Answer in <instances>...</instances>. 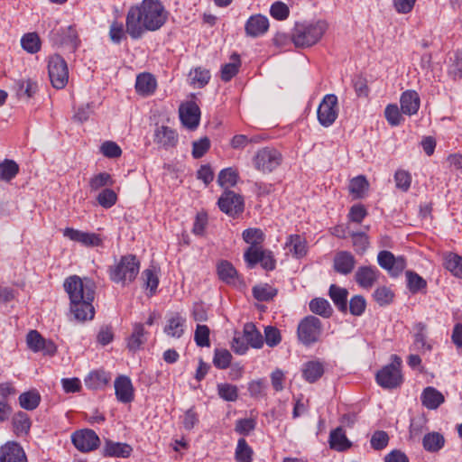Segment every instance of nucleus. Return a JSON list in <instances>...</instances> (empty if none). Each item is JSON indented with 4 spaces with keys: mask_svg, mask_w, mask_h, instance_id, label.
I'll list each match as a JSON object with an SVG mask.
<instances>
[{
    "mask_svg": "<svg viewBox=\"0 0 462 462\" xmlns=\"http://www.w3.org/2000/svg\"><path fill=\"white\" fill-rule=\"evenodd\" d=\"M168 17L169 12L160 0H143L128 10L125 32L132 39H140L145 32L160 30L168 21Z\"/></svg>",
    "mask_w": 462,
    "mask_h": 462,
    "instance_id": "nucleus-1",
    "label": "nucleus"
},
{
    "mask_svg": "<svg viewBox=\"0 0 462 462\" xmlns=\"http://www.w3.org/2000/svg\"><path fill=\"white\" fill-rule=\"evenodd\" d=\"M63 286L69 295V310L74 319L80 322L93 319L95 309L92 302L95 299V282L90 279L71 275L65 280Z\"/></svg>",
    "mask_w": 462,
    "mask_h": 462,
    "instance_id": "nucleus-2",
    "label": "nucleus"
},
{
    "mask_svg": "<svg viewBox=\"0 0 462 462\" xmlns=\"http://www.w3.org/2000/svg\"><path fill=\"white\" fill-rule=\"evenodd\" d=\"M328 27V25L324 20L298 23L293 28L291 41L297 48L311 47L320 41Z\"/></svg>",
    "mask_w": 462,
    "mask_h": 462,
    "instance_id": "nucleus-3",
    "label": "nucleus"
},
{
    "mask_svg": "<svg viewBox=\"0 0 462 462\" xmlns=\"http://www.w3.org/2000/svg\"><path fill=\"white\" fill-rule=\"evenodd\" d=\"M140 262L134 254H126L108 268L109 278L123 285L132 282L139 273Z\"/></svg>",
    "mask_w": 462,
    "mask_h": 462,
    "instance_id": "nucleus-4",
    "label": "nucleus"
},
{
    "mask_svg": "<svg viewBox=\"0 0 462 462\" xmlns=\"http://www.w3.org/2000/svg\"><path fill=\"white\" fill-rule=\"evenodd\" d=\"M391 364L383 366L376 374L377 383L384 389H394L399 387L403 377L401 371L402 359L396 355L391 356Z\"/></svg>",
    "mask_w": 462,
    "mask_h": 462,
    "instance_id": "nucleus-5",
    "label": "nucleus"
},
{
    "mask_svg": "<svg viewBox=\"0 0 462 462\" xmlns=\"http://www.w3.org/2000/svg\"><path fill=\"white\" fill-rule=\"evenodd\" d=\"M282 153L273 147L259 149L253 157L254 167L263 173L273 171L282 164Z\"/></svg>",
    "mask_w": 462,
    "mask_h": 462,
    "instance_id": "nucleus-6",
    "label": "nucleus"
},
{
    "mask_svg": "<svg viewBox=\"0 0 462 462\" xmlns=\"http://www.w3.org/2000/svg\"><path fill=\"white\" fill-rule=\"evenodd\" d=\"M339 106L337 97L327 94L319 105L317 117L319 123L324 127L331 126L338 116Z\"/></svg>",
    "mask_w": 462,
    "mask_h": 462,
    "instance_id": "nucleus-7",
    "label": "nucleus"
},
{
    "mask_svg": "<svg viewBox=\"0 0 462 462\" xmlns=\"http://www.w3.org/2000/svg\"><path fill=\"white\" fill-rule=\"evenodd\" d=\"M48 71L51 85L57 88H63L69 80V70L67 62L60 55L50 57L48 62Z\"/></svg>",
    "mask_w": 462,
    "mask_h": 462,
    "instance_id": "nucleus-8",
    "label": "nucleus"
},
{
    "mask_svg": "<svg viewBox=\"0 0 462 462\" xmlns=\"http://www.w3.org/2000/svg\"><path fill=\"white\" fill-rule=\"evenodd\" d=\"M321 330L319 319L314 316H308L298 326V337L304 345H310L318 341Z\"/></svg>",
    "mask_w": 462,
    "mask_h": 462,
    "instance_id": "nucleus-9",
    "label": "nucleus"
},
{
    "mask_svg": "<svg viewBox=\"0 0 462 462\" xmlns=\"http://www.w3.org/2000/svg\"><path fill=\"white\" fill-rule=\"evenodd\" d=\"M244 258L250 268L260 263L264 270L273 271L276 265V261L273 253L269 250L263 249V247L260 249L248 247L244 254Z\"/></svg>",
    "mask_w": 462,
    "mask_h": 462,
    "instance_id": "nucleus-10",
    "label": "nucleus"
},
{
    "mask_svg": "<svg viewBox=\"0 0 462 462\" xmlns=\"http://www.w3.org/2000/svg\"><path fill=\"white\" fill-rule=\"evenodd\" d=\"M220 210L230 217L241 214L245 208L244 199L233 190L226 189L217 201Z\"/></svg>",
    "mask_w": 462,
    "mask_h": 462,
    "instance_id": "nucleus-11",
    "label": "nucleus"
},
{
    "mask_svg": "<svg viewBox=\"0 0 462 462\" xmlns=\"http://www.w3.org/2000/svg\"><path fill=\"white\" fill-rule=\"evenodd\" d=\"M71 441L75 448L81 452L93 451L100 445V439L97 434L88 429L74 432L71 436Z\"/></svg>",
    "mask_w": 462,
    "mask_h": 462,
    "instance_id": "nucleus-12",
    "label": "nucleus"
},
{
    "mask_svg": "<svg viewBox=\"0 0 462 462\" xmlns=\"http://www.w3.org/2000/svg\"><path fill=\"white\" fill-rule=\"evenodd\" d=\"M50 37L53 43L57 45H69L73 51H76L80 43L78 32L72 25L52 30Z\"/></svg>",
    "mask_w": 462,
    "mask_h": 462,
    "instance_id": "nucleus-13",
    "label": "nucleus"
},
{
    "mask_svg": "<svg viewBox=\"0 0 462 462\" xmlns=\"http://www.w3.org/2000/svg\"><path fill=\"white\" fill-rule=\"evenodd\" d=\"M28 347L37 353L43 352L45 355L53 356L57 347L51 340H46L37 330H30L26 336Z\"/></svg>",
    "mask_w": 462,
    "mask_h": 462,
    "instance_id": "nucleus-14",
    "label": "nucleus"
},
{
    "mask_svg": "<svg viewBox=\"0 0 462 462\" xmlns=\"http://www.w3.org/2000/svg\"><path fill=\"white\" fill-rule=\"evenodd\" d=\"M180 118L184 126L195 129L199 124L200 111L195 102L189 101L181 104L179 108Z\"/></svg>",
    "mask_w": 462,
    "mask_h": 462,
    "instance_id": "nucleus-15",
    "label": "nucleus"
},
{
    "mask_svg": "<svg viewBox=\"0 0 462 462\" xmlns=\"http://www.w3.org/2000/svg\"><path fill=\"white\" fill-rule=\"evenodd\" d=\"M64 236L72 241L79 242L88 247L101 246L103 239L95 233L83 232L71 227H67L63 231Z\"/></svg>",
    "mask_w": 462,
    "mask_h": 462,
    "instance_id": "nucleus-16",
    "label": "nucleus"
},
{
    "mask_svg": "<svg viewBox=\"0 0 462 462\" xmlns=\"http://www.w3.org/2000/svg\"><path fill=\"white\" fill-rule=\"evenodd\" d=\"M115 393L118 402L129 403L134 399V388L131 379L126 375H119L116 378Z\"/></svg>",
    "mask_w": 462,
    "mask_h": 462,
    "instance_id": "nucleus-17",
    "label": "nucleus"
},
{
    "mask_svg": "<svg viewBox=\"0 0 462 462\" xmlns=\"http://www.w3.org/2000/svg\"><path fill=\"white\" fill-rule=\"evenodd\" d=\"M0 462H28L23 448L14 441H9L0 448Z\"/></svg>",
    "mask_w": 462,
    "mask_h": 462,
    "instance_id": "nucleus-18",
    "label": "nucleus"
},
{
    "mask_svg": "<svg viewBox=\"0 0 462 462\" xmlns=\"http://www.w3.org/2000/svg\"><path fill=\"white\" fill-rule=\"evenodd\" d=\"M186 328V318L180 312L171 313L163 328L164 333L174 338H180L184 334Z\"/></svg>",
    "mask_w": 462,
    "mask_h": 462,
    "instance_id": "nucleus-19",
    "label": "nucleus"
},
{
    "mask_svg": "<svg viewBox=\"0 0 462 462\" xmlns=\"http://www.w3.org/2000/svg\"><path fill=\"white\" fill-rule=\"evenodd\" d=\"M269 29V20L262 14H254L249 17L245 25L247 36L256 38L263 35Z\"/></svg>",
    "mask_w": 462,
    "mask_h": 462,
    "instance_id": "nucleus-20",
    "label": "nucleus"
},
{
    "mask_svg": "<svg viewBox=\"0 0 462 462\" xmlns=\"http://www.w3.org/2000/svg\"><path fill=\"white\" fill-rule=\"evenodd\" d=\"M153 141L159 146L168 150L177 145L179 136L175 130L162 125L156 128Z\"/></svg>",
    "mask_w": 462,
    "mask_h": 462,
    "instance_id": "nucleus-21",
    "label": "nucleus"
},
{
    "mask_svg": "<svg viewBox=\"0 0 462 462\" xmlns=\"http://www.w3.org/2000/svg\"><path fill=\"white\" fill-rule=\"evenodd\" d=\"M379 271L374 266H360L355 274L357 284L364 289H371L379 278Z\"/></svg>",
    "mask_w": 462,
    "mask_h": 462,
    "instance_id": "nucleus-22",
    "label": "nucleus"
},
{
    "mask_svg": "<svg viewBox=\"0 0 462 462\" xmlns=\"http://www.w3.org/2000/svg\"><path fill=\"white\" fill-rule=\"evenodd\" d=\"M413 334V344L414 350L420 353L430 352L432 350V343L427 338V325L419 322L415 324Z\"/></svg>",
    "mask_w": 462,
    "mask_h": 462,
    "instance_id": "nucleus-23",
    "label": "nucleus"
},
{
    "mask_svg": "<svg viewBox=\"0 0 462 462\" xmlns=\"http://www.w3.org/2000/svg\"><path fill=\"white\" fill-rule=\"evenodd\" d=\"M132 451V447L126 443L106 440L102 453L104 457L126 458L131 456Z\"/></svg>",
    "mask_w": 462,
    "mask_h": 462,
    "instance_id": "nucleus-24",
    "label": "nucleus"
},
{
    "mask_svg": "<svg viewBox=\"0 0 462 462\" xmlns=\"http://www.w3.org/2000/svg\"><path fill=\"white\" fill-rule=\"evenodd\" d=\"M401 110L403 114L412 116L417 114L420 99L418 93L414 90H407L403 92L400 98Z\"/></svg>",
    "mask_w": 462,
    "mask_h": 462,
    "instance_id": "nucleus-25",
    "label": "nucleus"
},
{
    "mask_svg": "<svg viewBox=\"0 0 462 462\" xmlns=\"http://www.w3.org/2000/svg\"><path fill=\"white\" fill-rule=\"evenodd\" d=\"M356 265L354 255L347 251H340L336 254L334 258V269L341 274L350 273Z\"/></svg>",
    "mask_w": 462,
    "mask_h": 462,
    "instance_id": "nucleus-26",
    "label": "nucleus"
},
{
    "mask_svg": "<svg viewBox=\"0 0 462 462\" xmlns=\"http://www.w3.org/2000/svg\"><path fill=\"white\" fill-rule=\"evenodd\" d=\"M420 401L423 406L429 410L438 409L444 402L445 397L439 390L432 386L426 387L421 395Z\"/></svg>",
    "mask_w": 462,
    "mask_h": 462,
    "instance_id": "nucleus-27",
    "label": "nucleus"
},
{
    "mask_svg": "<svg viewBox=\"0 0 462 462\" xmlns=\"http://www.w3.org/2000/svg\"><path fill=\"white\" fill-rule=\"evenodd\" d=\"M156 86V79L150 73H141L136 78L135 89L143 97L152 95L155 91Z\"/></svg>",
    "mask_w": 462,
    "mask_h": 462,
    "instance_id": "nucleus-28",
    "label": "nucleus"
},
{
    "mask_svg": "<svg viewBox=\"0 0 462 462\" xmlns=\"http://www.w3.org/2000/svg\"><path fill=\"white\" fill-rule=\"evenodd\" d=\"M111 381V374L105 370H96L89 373L85 379V384L90 389H102Z\"/></svg>",
    "mask_w": 462,
    "mask_h": 462,
    "instance_id": "nucleus-29",
    "label": "nucleus"
},
{
    "mask_svg": "<svg viewBox=\"0 0 462 462\" xmlns=\"http://www.w3.org/2000/svg\"><path fill=\"white\" fill-rule=\"evenodd\" d=\"M285 248L296 258L303 257L307 253V244L300 235H291L285 243Z\"/></svg>",
    "mask_w": 462,
    "mask_h": 462,
    "instance_id": "nucleus-30",
    "label": "nucleus"
},
{
    "mask_svg": "<svg viewBox=\"0 0 462 462\" xmlns=\"http://www.w3.org/2000/svg\"><path fill=\"white\" fill-rule=\"evenodd\" d=\"M444 436L437 431L425 434L422 438V447L430 453L439 452L445 445Z\"/></svg>",
    "mask_w": 462,
    "mask_h": 462,
    "instance_id": "nucleus-31",
    "label": "nucleus"
},
{
    "mask_svg": "<svg viewBox=\"0 0 462 462\" xmlns=\"http://www.w3.org/2000/svg\"><path fill=\"white\" fill-rule=\"evenodd\" d=\"M146 332L142 323H135L133 327V332L127 338V347L130 351L135 352L145 343Z\"/></svg>",
    "mask_w": 462,
    "mask_h": 462,
    "instance_id": "nucleus-32",
    "label": "nucleus"
},
{
    "mask_svg": "<svg viewBox=\"0 0 462 462\" xmlns=\"http://www.w3.org/2000/svg\"><path fill=\"white\" fill-rule=\"evenodd\" d=\"M12 425L15 435L24 436L29 433L32 421L27 413L23 411H18L13 416Z\"/></svg>",
    "mask_w": 462,
    "mask_h": 462,
    "instance_id": "nucleus-33",
    "label": "nucleus"
},
{
    "mask_svg": "<svg viewBox=\"0 0 462 462\" xmlns=\"http://www.w3.org/2000/svg\"><path fill=\"white\" fill-rule=\"evenodd\" d=\"M243 332L245 339L247 342V346L249 345L254 348H261L263 346V336L254 323H245Z\"/></svg>",
    "mask_w": 462,
    "mask_h": 462,
    "instance_id": "nucleus-34",
    "label": "nucleus"
},
{
    "mask_svg": "<svg viewBox=\"0 0 462 462\" xmlns=\"http://www.w3.org/2000/svg\"><path fill=\"white\" fill-rule=\"evenodd\" d=\"M328 294L337 309L342 312H346L347 310V290L332 284L329 288Z\"/></svg>",
    "mask_w": 462,
    "mask_h": 462,
    "instance_id": "nucleus-35",
    "label": "nucleus"
},
{
    "mask_svg": "<svg viewBox=\"0 0 462 462\" xmlns=\"http://www.w3.org/2000/svg\"><path fill=\"white\" fill-rule=\"evenodd\" d=\"M329 445L335 450L344 451L350 448L351 443L347 439L343 429L338 427L330 432Z\"/></svg>",
    "mask_w": 462,
    "mask_h": 462,
    "instance_id": "nucleus-36",
    "label": "nucleus"
},
{
    "mask_svg": "<svg viewBox=\"0 0 462 462\" xmlns=\"http://www.w3.org/2000/svg\"><path fill=\"white\" fill-rule=\"evenodd\" d=\"M20 167L16 162L11 159H5L0 162V180L10 182L19 173Z\"/></svg>",
    "mask_w": 462,
    "mask_h": 462,
    "instance_id": "nucleus-37",
    "label": "nucleus"
},
{
    "mask_svg": "<svg viewBox=\"0 0 462 462\" xmlns=\"http://www.w3.org/2000/svg\"><path fill=\"white\" fill-rule=\"evenodd\" d=\"M15 86L17 96L20 98L29 99L32 97L38 90L37 83L30 79L18 80Z\"/></svg>",
    "mask_w": 462,
    "mask_h": 462,
    "instance_id": "nucleus-38",
    "label": "nucleus"
},
{
    "mask_svg": "<svg viewBox=\"0 0 462 462\" xmlns=\"http://www.w3.org/2000/svg\"><path fill=\"white\" fill-rule=\"evenodd\" d=\"M444 266L454 276L462 279V256L448 253L444 256Z\"/></svg>",
    "mask_w": 462,
    "mask_h": 462,
    "instance_id": "nucleus-39",
    "label": "nucleus"
},
{
    "mask_svg": "<svg viewBox=\"0 0 462 462\" xmlns=\"http://www.w3.org/2000/svg\"><path fill=\"white\" fill-rule=\"evenodd\" d=\"M324 373V368L321 363L310 361L305 364L302 370L303 377L309 383H314L319 379Z\"/></svg>",
    "mask_w": 462,
    "mask_h": 462,
    "instance_id": "nucleus-40",
    "label": "nucleus"
},
{
    "mask_svg": "<svg viewBox=\"0 0 462 462\" xmlns=\"http://www.w3.org/2000/svg\"><path fill=\"white\" fill-rule=\"evenodd\" d=\"M41 402V395L36 390L23 393L19 396V404L22 408L32 411L35 410Z\"/></svg>",
    "mask_w": 462,
    "mask_h": 462,
    "instance_id": "nucleus-41",
    "label": "nucleus"
},
{
    "mask_svg": "<svg viewBox=\"0 0 462 462\" xmlns=\"http://www.w3.org/2000/svg\"><path fill=\"white\" fill-rule=\"evenodd\" d=\"M264 234L259 228H248L243 232V239L249 244V247L256 249L262 248V243L264 241Z\"/></svg>",
    "mask_w": 462,
    "mask_h": 462,
    "instance_id": "nucleus-42",
    "label": "nucleus"
},
{
    "mask_svg": "<svg viewBox=\"0 0 462 462\" xmlns=\"http://www.w3.org/2000/svg\"><path fill=\"white\" fill-rule=\"evenodd\" d=\"M254 451L245 439L237 441L235 458L237 462H252Z\"/></svg>",
    "mask_w": 462,
    "mask_h": 462,
    "instance_id": "nucleus-43",
    "label": "nucleus"
},
{
    "mask_svg": "<svg viewBox=\"0 0 462 462\" xmlns=\"http://www.w3.org/2000/svg\"><path fill=\"white\" fill-rule=\"evenodd\" d=\"M369 183L364 176H357L350 180L349 192L354 199L362 198L368 189Z\"/></svg>",
    "mask_w": 462,
    "mask_h": 462,
    "instance_id": "nucleus-44",
    "label": "nucleus"
},
{
    "mask_svg": "<svg viewBox=\"0 0 462 462\" xmlns=\"http://www.w3.org/2000/svg\"><path fill=\"white\" fill-rule=\"evenodd\" d=\"M407 287L409 291L415 294L426 289L427 282L418 273L412 271L406 272Z\"/></svg>",
    "mask_w": 462,
    "mask_h": 462,
    "instance_id": "nucleus-45",
    "label": "nucleus"
},
{
    "mask_svg": "<svg viewBox=\"0 0 462 462\" xmlns=\"http://www.w3.org/2000/svg\"><path fill=\"white\" fill-rule=\"evenodd\" d=\"M238 180V171L233 168L222 170L217 178L218 184L226 189L234 187Z\"/></svg>",
    "mask_w": 462,
    "mask_h": 462,
    "instance_id": "nucleus-46",
    "label": "nucleus"
},
{
    "mask_svg": "<svg viewBox=\"0 0 462 462\" xmlns=\"http://www.w3.org/2000/svg\"><path fill=\"white\" fill-rule=\"evenodd\" d=\"M232 62L225 64L221 69V79L225 82L234 78L239 70L241 61L237 54L231 56Z\"/></svg>",
    "mask_w": 462,
    "mask_h": 462,
    "instance_id": "nucleus-47",
    "label": "nucleus"
},
{
    "mask_svg": "<svg viewBox=\"0 0 462 462\" xmlns=\"http://www.w3.org/2000/svg\"><path fill=\"white\" fill-rule=\"evenodd\" d=\"M21 44L29 53H36L41 50V40L36 32L25 33L21 39Z\"/></svg>",
    "mask_w": 462,
    "mask_h": 462,
    "instance_id": "nucleus-48",
    "label": "nucleus"
},
{
    "mask_svg": "<svg viewBox=\"0 0 462 462\" xmlns=\"http://www.w3.org/2000/svg\"><path fill=\"white\" fill-rule=\"evenodd\" d=\"M211 78L209 70L203 68H196L189 73L190 83L196 88L205 87Z\"/></svg>",
    "mask_w": 462,
    "mask_h": 462,
    "instance_id": "nucleus-49",
    "label": "nucleus"
},
{
    "mask_svg": "<svg viewBox=\"0 0 462 462\" xmlns=\"http://www.w3.org/2000/svg\"><path fill=\"white\" fill-rule=\"evenodd\" d=\"M373 298L380 306H386L393 301L394 292L387 286H380L374 291Z\"/></svg>",
    "mask_w": 462,
    "mask_h": 462,
    "instance_id": "nucleus-50",
    "label": "nucleus"
},
{
    "mask_svg": "<svg viewBox=\"0 0 462 462\" xmlns=\"http://www.w3.org/2000/svg\"><path fill=\"white\" fill-rule=\"evenodd\" d=\"M310 310L319 316L328 318L332 313L329 302L322 298H316L310 302Z\"/></svg>",
    "mask_w": 462,
    "mask_h": 462,
    "instance_id": "nucleus-51",
    "label": "nucleus"
},
{
    "mask_svg": "<svg viewBox=\"0 0 462 462\" xmlns=\"http://www.w3.org/2000/svg\"><path fill=\"white\" fill-rule=\"evenodd\" d=\"M217 274L222 281L229 283L235 280L236 276V271L229 262L221 261L217 264Z\"/></svg>",
    "mask_w": 462,
    "mask_h": 462,
    "instance_id": "nucleus-52",
    "label": "nucleus"
},
{
    "mask_svg": "<svg viewBox=\"0 0 462 462\" xmlns=\"http://www.w3.org/2000/svg\"><path fill=\"white\" fill-rule=\"evenodd\" d=\"M232 355L226 349H216L214 352L213 364L218 369H226L232 361Z\"/></svg>",
    "mask_w": 462,
    "mask_h": 462,
    "instance_id": "nucleus-53",
    "label": "nucleus"
},
{
    "mask_svg": "<svg viewBox=\"0 0 462 462\" xmlns=\"http://www.w3.org/2000/svg\"><path fill=\"white\" fill-rule=\"evenodd\" d=\"M254 298L261 301L272 300L276 294L277 290L268 284L255 286L253 289Z\"/></svg>",
    "mask_w": 462,
    "mask_h": 462,
    "instance_id": "nucleus-54",
    "label": "nucleus"
},
{
    "mask_svg": "<svg viewBox=\"0 0 462 462\" xmlns=\"http://www.w3.org/2000/svg\"><path fill=\"white\" fill-rule=\"evenodd\" d=\"M114 184V180L112 176L107 172H100L97 175H94L89 180V187L91 190H97L106 186H112Z\"/></svg>",
    "mask_w": 462,
    "mask_h": 462,
    "instance_id": "nucleus-55",
    "label": "nucleus"
},
{
    "mask_svg": "<svg viewBox=\"0 0 462 462\" xmlns=\"http://www.w3.org/2000/svg\"><path fill=\"white\" fill-rule=\"evenodd\" d=\"M217 393L220 398L227 402H235L238 398V389L231 383L217 384Z\"/></svg>",
    "mask_w": 462,
    "mask_h": 462,
    "instance_id": "nucleus-56",
    "label": "nucleus"
},
{
    "mask_svg": "<svg viewBox=\"0 0 462 462\" xmlns=\"http://www.w3.org/2000/svg\"><path fill=\"white\" fill-rule=\"evenodd\" d=\"M210 330L208 326L198 324L194 333V340L197 346L200 347H208Z\"/></svg>",
    "mask_w": 462,
    "mask_h": 462,
    "instance_id": "nucleus-57",
    "label": "nucleus"
},
{
    "mask_svg": "<svg viewBox=\"0 0 462 462\" xmlns=\"http://www.w3.org/2000/svg\"><path fill=\"white\" fill-rule=\"evenodd\" d=\"M97 200L101 207L110 208L116 203L117 195L113 189H105L97 195Z\"/></svg>",
    "mask_w": 462,
    "mask_h": 462,
    "instance_id": "nucleus-58",
    "label": "nucleus"
},
{
    "mask_svg": "<svg viewBox=\"0 0 462 462\" xmlns=\"http://www.w3.org/2000/svg\"><path fill=\"white\" fill-rule=\"evenodd\" d=\"M396 188L402 191H408L411 184V175L404 170H398L394 174Z\"/></svg>",
    "mask_w": 462,
    "mask_h": 462,
    "instance_id": "nucleus-59",
    "label": "nucleus"
},
{
    "mask_svg": "<svg viewBox=\"0 0 462 462\" xmlns=\"http://www.w3.org/2000/svg\"><path fill=\"white\" fill-rule=\"evenodd\" d=\"M101 153L109 159L119 158L122 154L120 146L113 141H106L100 146Z\"/></svg>",
    "mask_w": 462,
    "mask_h": 462,
    "instance_id": "nucleus-60",
    "label": "nucleus"
},
{
    "mask_svg": "<svg viewBox=\"0 0 462 462\" xmlns=\"http://www.w3.org/2000/svg\"><path fill=\"white\" fill-rule=\"evenodd\" d=\"M270 14L278 21H283L288 18L290 10L286 4L277 1L271 5Z\"/></svg>",
    "mask_w": 462,
    "mask_h": 462,
    "instance_id": "nucleus-61",
    "label": "nucleus"
},
{
    "mask_svg": "<svg viewBox=\"0 0 462 462\" xmlns=\"http://www.w3.org/2000/svg\"><path fill=\"white\" fill-rule=\"evenodd\" d=\"M371 447L374 450H382L385 448L389 443V436L387 432L383 430H376L370 440Z\"/></svg>",
    "mask_w": 462,
    "mask_h": 462,
    "instance_id": "nucleus-62",
    "label": "nucleus"
},
{
    "mask_svg": "<svg viewBox=\"0 0 462 462\" xmlns=\"http://www.w3.org/2000/svg\"><path fill=\"white\" fill-rule=\"evenodd\" d=\"M384 116L392 126H396L402 121V116L396 105H388L384 110Z\"/></svg>",
    "mask_w": 462,
    "mask_h": 462,
    "instance_id": "nucleus-63",
    "label": "nucleus"
},
{
    "mask_svg": "<svg viewBox=\"0 0 462 462\" xmlns=\"http://www.w3.org/2000/svg\"><path fill=\"white\" fill-rule=\"evenodd\" d=\"M353 246L357 254H364L369 245L368 236L365 233L351 234Z\"/></svg>",
    "mask_w": 462,
    "mask_h": 462,
    "instance_id": "nucleus-64",
    "label": "nucleus"
}]
</instances>
